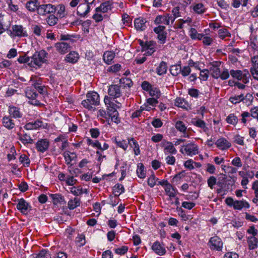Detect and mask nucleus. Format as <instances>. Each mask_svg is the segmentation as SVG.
<instances>
[{"mask_svg":"<svg viewBox=\"0 0 258 258\" xmlns=\"http://www.w3.org/2000/svg\"><path fill=\"white\" fill-rule=\"evenodd\" d=\"M104 103L107 106V114L110 118L108 120V124L109 126L106 127L114 128V125H116L120 122L118 118V113L117 111V108H120L121 103L115 101L116 103L111 101L108 96H106L104 99Z\"/></svg>","mask_w":258,"mask_h":258,"instance_id":"nucleus-1","label":"nucleus"},{"mask_svg":"<svg viewBox=\"0 0 258 258\" xmlns=\"http://www.w3.org/2000/svg\"><path fill=\"white\" fill-rule=\"evenodd\" d=\"M100 102L99 95L95 92L88 93L86 99L82 101V105L89 110H94Z\"/></svg>","mask_w":258,"mask_h":258,"instance_id":"nucleus-2","label":"nucleus"},{"mask_svg":"<svg viewBox=\"0 0 258 258\" xmlns=\"http://www.w3.org/2000/svg\"><path fill=\"white\" fill-rule=\"evenodd\" d=\"M48 54L44 50H41L39 51H36L31 57V60L29 63V66L31 67H40L42 63L47 61Z\"/></svg>","mask_w":258,"mask_h":258,"instance_id":"nucleus-3","label":"nucleus"},{"mask_svg":"<svg viewBox=\"0 0 258 258\" xmlns=\"http://www.w3.org/2000/svg\"><path fill=\"white\" fill-rule=\"evenodd\" d=\"M225 202L227 206L232 207L236 210H241L243 208L248 209L250 207L249 204L246 201H234L231 197L227 198Z\"/></svg>","mask_w":258,"mask_h":258,"instance_id":"nucleus-4","label":"nucleus"},{"mask_svg":"<svg viewBox=\"0 0 258 258\" xmlns=\"http://www.w3.org/2000/svg\"><path fill=\"white\" fill-rule=\"evenodd\" d=\"M223 245L221 239L216 235L212 237L208 243V245L211 250L218 251H222Z\"/></svg>","mask_w":258,"mask_h":258,"instance_id":"nucleus-5","label":"nucleus"},{"mask_svg":"<svg viewBox=\"0 0 258 258\" xmlns=\"http://www.w3.org/2000/svg\"><path fill=\"white\" fill-rule=\"evenodd\" d=\"M55 6L50 4L39 5L37 10V14L41 16L54 13Z\"/></svg>","mask_w":258,"mask_h":258,"instance_id":"nucleus-6","label":"nucleus"},{"mask_svg":"<svg viewBox=\"0 0 258 258\" xmlns=\"http://www.w3.org/2000/svg\"><path fill=\"white\" fill-rule=\"evenodd\" d=\"M12 29V30L10 31V34H9L12 38L26 37L28 35L27 32L24 30L22 25H13Z\"/></svg>","mask_w":258,"mask_h":258,"instance_id":"nucleus-7","label":"nucleus"},{"mask_svg":"<svg viewBox=\"0 0 258 258\" xmlns=\"http://www.w3.org/2000/svg\"><path fill=\"white\" fill-rule=\"evenodd\" d=\"M221 64L220 61H214L209 63L210 66L209 71L213 78L218 79L220 77V74L221 73L220 67Z\"/></svg>","mask_w":258,"mask_h":258,"instance_id":"nucleus-8","label":"nucleus"},{"mask_svg":"<svg viewBox=\"0 0 258 258\" xmlns=\"http://www.w3.org/2000/svg\"><path fill=\"white\" fill-rule=\"evenodd\" d=\"M26 96L31 99L30 101L31 104L39 106L40 105V102L39 100L36 99V98L38 96V94L36 93V91L32 87H28L26 89L25 91Z\"/></svg>","mask_w":258,"mask_h":258,"instance_id":"nucleus-9","label":"nucleus"},{"mask_svg":"<svg viewBox=\"0 0 258 258\" xmlns=\"http://www.w3.org/2000/svg\"><path fill=\"white\" fill-rule=\"evenodd\" d=\"M109 97L111 101L113 102L112 99H114L120 97L122 95V91L121 90V86L117 85H112L109 86L108 90Z\"/></svg>","mask_w":258,"mask_h":258,"instance_id":"nucleus-10","label":"nucleus"},{"mask_svg":"<svg viewBox=\"0 0 258 258\" xmlns=\"http://www.w3.org/2000/svg\"><path fill=\"white\" fill-rule=\"evenodd\" d=\"M174 20L175 18H173V17L170 14H166L163 16L159 15L157 16L154 21V23L157 25L163 24L166 25H169L170 21L172 23H173Z\"/></svg>","mask_w":258,"mask_h":258,"instance_id":"nucleus-11","label":"nucleus"},{"mask_svg":"<svg viewBox=\"0 0 258 258\" xmlns=\"http://www.w3.org/2000/svg\"><path fill=\"white\" fill-rule=\"evenodd\" d=\"M180 151L182 153H185L188 156H192L198 153V149L196 145L188 144L182 147Z\"/></svg>","mask_w":258,"mask_h":258,"instance_id":"nucleus-12","label":"nucleus"},{"mask_svg":"<svg viewBox=\"0 0 258 258\" xmlns=\"http://www.w3.org/2000/svg\"><path fill=\"white\" fill-rule=\"evenodd\" d=\"M48 124L46 121L42 120H37L34 122H31L27 123L25 125V129H38L42 128V129H46L47 128Z\"/></svg>","mask_w":258,"mask_h":258,"instance_id":"nucleus-13","label":"nucleus"},{"mask_svg":"<svg viewBox=\"0 0 258 258\" xmlns=\"http://www.w3.org/2000/svg\"><path fill=\"white\" fill-rule=\"evenodd\" d=\"M17 208L21 213L26 215L29 210H31V207L29 203L27 202L23 198H21L18 200Z\"/></svg>","mask_w":258,"mask_h":258,"instance_id":"nucleus-14","label":"nucleus"},{"mask_svg":"<svg viewBox=\"0 0 258 258\" xmlns=\"http://www.w3.org/2000/svg\"><path fill=\"white\" fill-rule=\"evenodd\" d=\"M152 249L157 254L161 256L164 255L166 252V250L163 243H161L158 241H156L153 243L152 246Z\"/></svg>","mask_w":258,"mask_h":258,"instance_id":"nucleus-15","label":"nucleus"},{"mask_svg":"<svg viewBox=\"0 0 258 258\" xmlns=\"http://www.w3.org/2000/svg\"><path fill=\"white\" fill-rule=\"evenodd\" d=\"M90 6L85 3L80 4L77 7V14L81 17H85L90 11Z\"/></svg>","mask_w":258,"mask_h":258,"instance_id":"nucleus-16","label":"nucleus"},{"mask_svg":"<svg viewBox=\"0 0 258 258\" xmlns=\"http://www.w3.org/2000/svg\"><path fill=\"white\" fill-rule=\"evenodd\" d=\"M55 47L56 50L61 54L66 53L70 48V45L68 43L64 42L55 43Z\"/></svg>","mask_w":258,"mask_h":258,"instance_id":"nucleus-17","label":"nucleus"},{"mask_svg":"<svg viewBox=\"0 0 258 258\" xmlns=\"http://www.w3.org/2000/svg\"><path fill=\"white\" fill-rule=\"evenodd\" d=\"M217 148L222 150L229 148L231 145L226 139L221 138L218 139L215 143Z\"/></svg>","mask_w":258,"mask_h":258,"instance_id":"nucleus-18","label":"nucleus"},{"mask_svg":"<svg viewBox=\"0 0 258 258\" xmlns=\"http://www.w3.org/2000/svg\"><path fill=\"white\" fill-rule=\"evenodd\" d=\"M146 22L147 21L143 18H137L134 21L135 27L137 30L144 31L147 28Z\"/></svg>","mask_w":258,"mask_h":258,"instance_id":"nucleus-19","label":"nucleus"},{"mask_svg":"<svg viewBox=\"0 0 258 258\" xmlns=\"http://www.w3.org/2000/svg\"><path fill=\"white\" fill-rule=\"evenodd\" d=\"M156 43L153 41H146V45L144 46L143 51H146V54L151 55L155 51Z\"/></svg>","mask_w":258,"mask_h":258,"instance_id":"nucleus-20","label":"nucleus"},{"mask_svg":"<svg viewBox=\"0 0 258 258\" xmlns=\"http://www.w3.org/2000/svg\"><path fill=\"white\" fill-rule=\"evenodd\" d=\"M49 144L47 139H41L37 142L36 148L38 151L43 153L48 149Z\"/></svg>","mask_w":258,"mask_h":258,"instance_id":"nucleus-21","label":"nucleus"},{"mask_svg":"<svg viewBox=\"0 0 258 258\" xmlns=\"http://www.w3.org/2000/svg\"><path fill=\"white\" fill-rule=\"evenodd\" d=\"M38 0H29L26 4V9L31 12H34L37 10L39 6Z\"/></svg>","mask_w":258,"mask_h":258,"instance_id":"nucleus-22","label":"nucleus"},{"mask_svg":"<svg viewBox=\"0 0 258 258\" xmlns=\"http://www.w3.org/2000/svg\"><path fill=\"white\" fill-rule=\"evenodd\" d=\"M79 56L77 52L75 51L70 52L65 57V60L69 63H75L79 59Z\"/></svg>","mask_w":258,"mask_h":258,"instance_id":"nucleus-23","label":"nucleus"},{"mask_svg":"<svg viewBox=\"0 0 258 258\" xmlns=\"http://www.w3.org/2000/svg\"><path fill=\"white\" fill-rule=\"evenodd\" d=\"M164 152L165 154H175L177 153V150L172 142H167L164 145Z\"/></svg>","mask_w":258,"mask_h":258,"instance_id":"nucleus-24","label":"nucleus"},{"mask_svg":"<svg viewBox=\"0 0 258 258\" xmlns=\"http://www.w3.org/2000/svg\"><path fill=\"white\" fill-rule=\"evenodd\" d=\"M9 113L10 116L14 118H21L22 116L20 109L16 106H9Z\"/></svg>","mask_w":258,"mask_h":258,"instance_id":"nucleus-25","label":"nucleus"},{"mask_svg":"<svg viewBox=\"0 0 258 258\" xmlns=\"http://www.w3.org/2000/svg\"><path fill=\"white\" fill-rule=\"evenodd\" d=\"M115 55V53L113 51H106L104 53L103 60L106 63L109 64L112 62Z\"/></svg>","mask_w":258,"mask_h":258,"instance_id":"nucleus-26","label":"nucleus"},{"mask_svg":"<svg viewBox=\"0 0 258 258\" xmlns=\"http://www.w3.org/2000/svg\"><path fill=\"white\" fill-rule=\"evenodd\" d=\"M167 63L164 61H162L156 69V73L159 76L164 75L167 72Z\"/></svg>","mask_w":258,"mask_h":258,"instance_id":"nucleus-27","label":"nucleus"},{"mask_svg":"<svg viewBox=\"0 0 258 258\" xmlns=\"http://www.w3.org/2000/svg\"><path fill=\"white\" fill-rule=\"evenodd\" d=\"M50 197L54 205H61L65 203L64 197L60 194H51Z\"/></svg>","mask_w":258,"mask_h":258,"instance_id":"nucleus-28","label":"nucleus"},{"mask_svg":"<svg viewBox=\"0 0 258 258\" xmlns=\"http://www.w3.org/2000/svg\"><path fill=\"white\" fill-rule=\"evenodd\" d=\"M247 242L250 250L255 249L257 247L258 239L253 236L248 237Z\"/></svg>","mask_w":258,"mask_h":258,"instance_id":"nucleus-29","label":"nucleus"},{"mask_svg":"<svg viewBox=\"0 0 258 258\" xmlns=\"http://www.w3.org/2000/svg\"><path fill=\"white\" fill-rule=\"evenodd\" d=\"M111 9V4L109 1H106L102 3L99 7L96 9V12H102L103 13L107 12Z\"/></svg>","mask_w":258,"mask_h":258,"instance_id":"nucleus-30","label":"nucleus"},{"mask_svg":"<svg viewBox=\"0 0 258 258\" xmlns=\"http://www.w3.org/2000/svg\"><path fill=\"white\" fill-rule=\"evenodd\" d=\"M18 135L19 139L24 144H32L33 143V140L26 133L23 135L18 133Z\"/></svg>","mask_w":258,"mask_h":258,"instance_id":"nucleus-31","label":"nucleus"},{"mask_svg":"<svg viewBox=\"0 0 258 258\" xmlns=\"http://www.w3.org/2000/svg\"><path fill=\"white\" fill-rule=\"evenodd\" d=\"M3 124L8 129H12L15 127V123L10 117L5 116L3 119Z\"/></svg>","mask_w":258,"mask_h":258,"instance_id":"nucleus-32","label":"nucleus"},{"mask_svg":"<svg viewBox=\"0 0 258 258\" xmlns=\"http://www.w3.org/2000/svg\"><path fill=\"white\" fill-rule=\"evenodd\" d=\"M175 105L186 110L188 109L189 107L188 104L185 101V100L181 98H178L175 99Z\"/></svg>","mask_w":258,"mask_h":258,"instance_id":"nucleus-33","label":"nucleus"},{"mask_svg":"<svg viewBox=\"0 0 258 258\" xmlns=\"http://www.w3.org/2000/svg\"><path fill=\"white\" fill-rule=\"evenodd\" d=\"M55 12H57L56 15L60 18L64 17L67 14L65 11V6L62 4H59L55 6Z\"/></svg>","mask_w":258,"mask_h":258,"instance_id":"nucleus-34","label":"nucleus"},{"mask_svg":"<svg viewBox=\"0 0 258 258\" xmlns=\"http://www.w3.org/2000/svg\"><path fill=\"white\" fill-rule=\"evenodd\" d=\"M165 190L166 194L170 198H174L176 195L177 190L173 187L172 185L170 183L165 187Z\"/></svg>","mask_w":258,"mask_h":258,"instance_id":"nucleus-35","label":"nucleus"},{"mask_svg":"<svg viewBox=\"0 0 258 258\" xmlns=\"http://www.w3.org/2000/svg\"><path fill=\"white\" fill-rule=\"evenodd\" d=\"M80 205V199L78 198H75L73 200H70L68 204V207L70 210H73Z\"/></svg>","mask_w":258,"mask_h":258,"instance_id":"nucleus-36","label":"nucleus"},{"mask_svg":"<svg viewBox=\"0 0 258 258\" xmlns=\"http://www.w3.org/2000/svg\"><path fill=\"white\" fill-rule=\"evenodd\" d=\"M128 144L134 147L135 154L136 155H139L140 154V150L137 142L134 138L128 139Z\"/></svg>","mask_w":258,"mask_h":258,"instance_id":"nucleus-37","label":"nucleus"},{"mask_svg":"<svg viewBox=\"0 0 258 258\" xmlns=\"http://www.w3.org/2000/svg\"><path fill=\"white\" fill-rule=\"evenodd\" d=\"M193 10L198 14H202L205 12L206 9L202 3H198L194 6Z\"/></svg>","mask_w":258,"mask_h":258,"instance_id":"nucleus-38","label":"nucleus"},{"mask_svg":"<svg viewBox=\"0 0 258 258\" xmlns=\"http://www.w3.org/2000/svg\"><path fill=\"white\" fill-rule=\"evenodd\" d=\"M113 194L115 197H118L124 191L123 186L119 183L115 184L113 187Z\"/></svg>","mask_w":258,"mask_h":258,"instance_id":"nucleus-39","label":"nucleus"},{"mask_svg":"<svg viewBox=\"0 0 258 258\" xmlns=\"http://www.w3.org/2000/svg\"><path fill=\"white\" fill-rule=\"evenodd\" d=\"M63 156L67 164H70L72 161L76 158L75 153L69 152H65L63 153Z\"/></svg>","mask_w":258,"mask_h":258,"instance_id":"nucleus-40","label":"nucleus"},{"mask_svg":"<svg viewBox=\"0 0 258 258\" xmlns=\"http://www.w3.org/2000/svg\"><path fill=\"white\" fill-rule=\"evenodd\" d=\"M243 73V71L242 72L240 70H231L230 71V74L231 76L233 78H235L239 81H241Z\"/></svg>","mask_w":258,"mask_h":258,"instance_id":"nucleus-41","label":"nucleus"},{"mask_svg":"<svg viewBox=\"0 0 258 258\" xmlns=\"http://www.w3.org/2000/svg\"><path fill=\"white\" fill-rule=\"evenodd\" d=\"M229 100L233 104H236L244 101V95L241 94L239 95L231 96Z\"/></svg>","mask_w":258,"mask_h":258,"instance_id":"nucleus-42","label":"nucleus"},{"mask_svg":"<svg viewBox=\"0 0 258 258\" xmlns=\"http://www.w3.org/2000/svg\"><path fill=\"white\" fill-rule=\"evenodd\" d=\"M181 67L180 65H173L170 67V72L172 75L176 76L181 73Z\"/></svg>","mask_w":258,"mask_h":258,"instance_id":"nucleus-43","label":"nucleus"},{"mask_svg":"<svg viewBox=\"0 0 258 258\" xmlns=\"http://www.w3.org/2000/svg\"><path fill=\"white\" fill-rule=\"evenodd\" d=\"M191 123L197 127L204 128L205 127V122L200 119L193 118Z\"/></svg>","mask_w":258,"mask_h":258,"instance_id":"nucleus-44","label":"nucleus"},{"mask_svg":"<svg viewBox=\"0 0 258 258\" xmlns=\"http://www.w3.org/2000/svg\"><path fill=\"white\" fill-rule=\"evenodd\" d=\"M141 165H138V169H137V173L139 177L141 178H144L146 176V170L145 167L142 164H140Z\"/></svg>","mask_w":258,"mask_h":258,"instance_id":"nucleus-45","label":"nucleus"},{"mask_svg":"<svg viewBox=\"0 0 258 258\" xmlns=\"http://www.w3.org/2000/svg\"><path fill=\"white\" fill-rule=\"evenodd\" d=\"M218 35L220 38L224 39L226 37H230L231 34L227 29L222 28L218 30Z\"/></svg>","mask_w":258,"mask_h":258,"instance_id":"nucleus-46","label":"nucleus"},{"mask_svg":"<svg viewBox=\"0 0 258 258\" xmlns=\"http://www.w3.org/2000/svg\"><path fill=\"white\" fill-rule=\"evenodd\" d=\"M226 120L227 123L232 125L236 124L238 122V118L234 114H229Z\"/></svg>","mask_w":258,"mask_h":258,"instance_id":"nucleus-47","label":"nucleus"},{"mask_svg":"<svg viewBox=\"0 0 258 258\" xmlns=\"http://www.w3.org/2000/svg\"><path fill=\"white\" fill-rule=\"evenodd\" d=\"M250 62L251 67L250 70H258V55H254L251 57Z\"/></svg>","mask_w":258,"mask_h":258,"instance_id":"nucleus-48","label":"nucleus"},{"mask_svg":"<svg viewBox=\"0 0 258 258\" xmlns=\"http://www.w3.org/2000/svg\"><path fill=\"white\" fill-rule=\"evenodd\" d=\"M150 96L159 98L161 96V92L159 89L156 87H152L149 91Z\"/></svg>","mask_w":258,"mask_h":258,"instance_id":"nucleus-49","label":"nucleus"},{"mask_svg":"<svg viewBox=\"0 0 258 258\" xmlns=\"http://www.w3.org/2000/svg\"><path fill=\"white\" fill-rule=\"evenodd\" d=\"M58 18L53 15H49L47 18V24L50 26H54L57 23Z\"/></svg>","mask_w":258,"mask_h":258,"instance_id":"nucleus-50","label":"nucleus"},{"mask_svg":"<svg viewBox=\"0 0 258 258\" xmlns=\"http://www.w3.org/2000/svg\"><path fill=\"white\" fill-rule=\"evenodd\" d=\"M19 160L21 163L24 165V166L27 167L29 166L30 161L29 158L27 155L25 154L21 155L20 157Z\"/></svg>","mask_w":258,"mask_h":258,"instance_id":"nucleus-51","label":"nucleus"},{"mask_svg":"<svg viewBox=\"0 0 258 258\" xmlns=\"http://www.w3.org/2000/svg\"><path fill=\"white\" fill-rule=\"evenodd\" d=\"M243 72L244 73L242 75L241 80L244 84H247L249 82V78L250 77V75L248 71L246 70H244L243 71Z\"/></svg>","mask_w":258,"mask_h":258,"instance_id":"nucleus-52","label":"nucleus"},{"mask_svg":"<svg viewBox=\"0 0 258 258\" xmlns=\"http://www.w3.org/2000/svg\"><path fill=\"white\" fill-rule=\"evenodd\" d=\"M253 97L251 94L247 93L245 96H244V102L247 105L251 104Z\"/></svg>","mask_w":258,"mask_h":258,"instance_id":"nucleus-53","label":"nucleus"},{"mask_svg":"<svg viewBox=\"0 0 258 258\" xmlns=\"http://www.w3.org/2000/svg\"><path fill=\"white\" fill-rule=\"evenodd\" d=\"M244 138L240 136L239 135H236L233 137V142L239 145H244Z\"/></svg>","mask_w":258,"mask_h":258,"instance_id":"nucleus-54","label":"nucleus"},{"mask_svg":"<svg viewBox=\"0 0 258 258\" xmlns=\"http://www.w3.org/2000/svg\"><path fill=\"white\" fill-rule=\"evenodd\" d=\"M217 179L215 176H211L207 180V183L209 187L213 189L214 185L216 184Z\"/></svg>","mask_w":258,"mask_h":258,"instance_id":"nucleus-55","label":"nucleus"},{"mask_svg":"<svg viewBox=\"0 0 258 258\" xmlns=\"http://www.w3.org/2000/svg\"><path fill=\"white\" fill-rule=\"evenodd\" d=\"M158 179L154 174H152L148 180V184L151 187H154L156 184V180Z\"/></svg>","mask_w":258,"mask_h":258,"instance_id":"nucleus-56","label":"nucleus"},{"mask_svg":"<svg viewBox=\"0 0 258 258\" xmlns=\"http://www.w3.org/2000/svg\"><path fill=\"white\" fill-rule=\"evenodd\" d=\"M191 73V69L189 66H184L181 68V74L183 77L188 76Z\"/></svg>","mask_w":258,"mask_h":258,"instance_id":"nucleus-57","label":"nucleus"},{"mask_svg":"<svg viewBox=\"0 0 258 258\" xmlns=\"http://www.w3.org/2000/svg\"><path fill=\"white\" fill-rule=\"evenodd\" d=\"M30 59H31V57L25 55L24 56H20L18 58V61L20 63H28L29 64V63L30 62Z\"/></svg>","mask_w":258,"mask_h":258,"instance_id":"nucleus-58","label":"nucleus"},{"mask_svg":"<svg viewBox=\"0 0 258 258\" xmlns=\"http://www.w3.org/2000/svg\"><path fill=\"white\" fill-rule=\"evenodd\" d=\"M32 88L35 90H37L40 93L42 94L44 92V86L41 85L38 82H36L33 84Z\"/></svg>","mask_w":258,"mask_h":258,"instance_id":"nucleus-59","label":"nucleus"},{"mask_svg":"<svg viewBox=\"0 0 258 258\" xmlns=\"http://www.w3.org/2000/svg\"><path fill=\"white\" fill-rule=\"evenodd\" d=\"M127 250L128 247L126 246H122L120 247L116 248L115 249V252L117 254L121 255L125 254Z\"/></svg>","mask_w":258,"mask_h":258,"instance_id":"nucleus-60","label":"nucleus"},{"mask_svg":"<svg viewBox=\"0 0 258 258\" xmlns=\"http://www.w3.org/2000/svg\"><path fill=\"white\" fill-rule=\"evenodd\" d=\"M230 73H229L227 69H224L222 72L220 73V78L222 80L227 79L229 77Z\"/></svg>","mask_w":258,"mask_h":258,"instance_id":"nucleus-61","label":"nucleus"},{"mask_svg":"<svg viewBox=\"0 0 258 258\" xmlns=\"http://www.w3.org/2000/svg\"><path fill=\"white\" fill-rule=\"evenodd\" d=\"M231 164L237 167H241L242 165L241 159L239 157H235L232 161Z\"/></svg>","mask_w":258,"mask_h":258,"instance_id":"nucleus-62","label":"nucleus"},{"mask_svg":"<svg viewBox=\"0 0 258 258\" xmlns=\"http://www.w3.org/2000/svg\"><path fill=\"white\" fill-rule=\"evenodd\" d=\"M251 188L254 191V196L258 197V180L253 182Z\"/></svg>","mask_w":258,"mask_h":258,"instance_id":"nucleus-63","label":"nucleus"},{"mask_svg":"<svg viewBox=\"0 0 258 258\" xmlns=\"http://www.w3.org/2000/svg\"><path fill=\"white\" fill-rule=\"evenodd\" d=\"M47 251L46 249H42L39 253L36 255L35 258H48L47 255Z\"/></svg>","mask_w":258,"mask_h":258,"instance_id":"nucleus-64","label":"nucleus"}]
</instances>
